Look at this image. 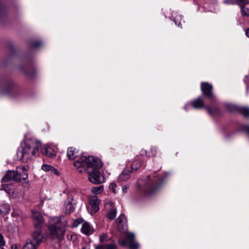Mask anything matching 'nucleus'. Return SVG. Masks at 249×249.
Here are the masks:
<instances>
[{
	"label": "nucleus",
	"mask_w": 249,
	"mask_h": 249,
	"mask_svg": "<svg viewBox=\"0 0 249 249\" xmlns=\"http://www.w3.org/2000/svg\"><path fill=\"white\" fill-rule=\"evenodd\" d=\"M75 169L79 173L87 172L89 180L98 184L105 181V178L98 170L102 167L100 160L93 156H82L73 162Z\"/></svg>",
	"instance_id": "f257e3e1"
},
{
	"label": "nucleus",
	"mask_w": 249,
	"mask_h": 249,
	"mask_svg": "<svg viewBox=\"0 0 249 249\" xmlns=\"http://www.w3.org/2000/svg\"><path fill=\"white\" fill-rule=\"evenodd\" d=\"M68 226V221L63 216L50 217L48 228L50 237L53 239L61 240Z\"/></svg>",
	"instance_id": "f03ea898"
},
{
	"label": "nucleus",
	"mask_w": 249,
	"mask_h": 249,
	"mask_svg": "<svg viewBox=\"0 0 249 249\" xmlns=\"http://www.w3.org/2000/svg\"><path fill=\"white\" fill-rule=\"evenodd\" d=\"M21 150H18V155H21L24 162H30L33 158L38 153L41 142L34 138H28L21 143Z\"/></svg>",
	"instance_id": "7ed1b4c3"
},
{
	"label": "nucleus",
	"mask_w": 249,
	"mask_h": 249,
	"mask_svg": "<svg viewBox=\"0 0 249 249\" xmlns=\"http://www.w3.org/2000/svg\"><path fill=\"white\" fill-rule=\"evenodd\" d=\"M135 235L132 233H128L126 238L120 237L118 239L120 245L124 247H128L130 249H137L138 244L135 240Z\"/></svg>",
	"instance_id": "20e7f679"
},
{
	"label": "nucleus",
	"mask_w": 249,
	"mask_h": 249,
	"mask_svg": "<svg viewBox=\"0 0 249 249\" xmlns=\"http://www.w3.org/2000/svg\"><path fill=\"white\" fill-rule=\"evenodd\" d=\"M76 204L77 201L75 198L71 195H69L63 205V211L64 213L65 214H70L72 213L75 209Z\"/></svg>",
	"instance_id": "39448f33"
},
{
	"label": "nucleus",
	"mask_w": 249,
	"mask_h": 249,
	"mask_svg": "<svg viewBox=\"0 0 249 249\" xmlns=\"http://www.w3.org/2000/svg\"><path fill=\"white\" fill-rule=\"evenodd\" d=\"M20 177L19 174L16 171L9 170L7 171L4 176L1 178V182H8L11 180L16 181L17 182L20 181Z\"/></svg>",
	"instance_id": "423d86ee"
},
{
	"label": "nucleus",
	"mask_w": 249,
	"mask_h": 249,
	"mask_svg": "<svg viewBox=\"0 0 249 249\" xmlns=\"http://www.w3.org/2000/svg\"><path fill=\"white\" fill-rule=\"evenodd\" d=\"M36 230L34 231L32 234V239L29 242V243L34 244L35 247H37L43 240L44 235L41 233V228L38 226V228H36Z\"/></svg>",
	"instance_id": "0eeeda50"
},
{
	"label": "nucleus",
	"mask_w": 249,
	"mask_h": 249,
	"mask_svg": "<svg viewBox=\"0 0 249 249\" xmlns=\"http://www.w3.org/2000/svg\"><path fill=\"white\" fill-rule=\"evenodd\" d=\"M117 228L121 232H125L127 230V220L124 214H121L116 220Z\"/></svg>",
	"instance_id": "6e6552de"
},
{
	"label": "nucleus",
	"mask_w": 249,
	"mask_h": 249,
	"mask_svg": "<svg viewBox=\"0 0 249 249\" xmlns=\"http://www.w3.org/2000/svg\"><path fill=\"white\" fill-rule=\"evenodd\" d=\"M213 86L207 82H202L201 84V90L204 96L208 98L213 99L214 96L212 93Z\"/></svg>",
	"instance_id": "1a4fd4ad"
},
{
	"label": "nucleus",
	"mask_w": 249,
	"mask_h": 249,
	"mask_svg": "<svg viewBox=\"0 0 249 249\" xmlns=\"http://www.w3.org/2000/svg\"><path fill=\"white\" fill-rule=\"evenodd\" d=\"M89 201L91 208V214L97 212L100 209L99 205L101 200L96 196H93L89 197Z\"/></svg>",
	"instance_id": "9d476101"
},
{
	"label": "nucleus",
	"mask_w": 249,
	"mask_h": 249,
	"mask_svg": "<svg viewBox=\"0 0 249 249\" xmlns=\"http://www.w3.org/2000/svg\"><path fill=\"white\" fill-rule=\"evenodd\" d=\"M1 190H4L9 196L13 197H16L18 195V191L16 189L14 186L11 184H4L2 183Z\"/></svg>",
	"instance_id": "9b49d317"
},
{
	"label": "nucleus",
	"mask_w": 249,
	"mask_h": 249,
	"mask_svg": "<svg viewBox=\"0 0 249 249\" xmlns=\"http://www.w3.org/2000/svg\"><path fill=\"white\" fill-rule=\"evenodd\" d=\"M32 217L34 221H36L38 223L35 224V227L38 228V226L39 225L40 228H42V225L44 222V219L41 213L36 210H33L32 212Z\"/></svg>",
	"instance_id": "f8f14e48"
},
{
	"label": "nucleus",
	"mask_w": 249,
	"mask_h": 249,
	"mask_svg": "<svg viewBox=\"0 0 249 249\" xmlns=\"http://www.w3.org/2000/svg\"><path fill=\"white\" fill-rule=\"evenodd\" d=\"M29 169L28 166H19L17 168V171L19 174V176L20 177V181L22 180H25L28 178L27 171Z\"/></svg>",
	"instance_id": "ddd939ff"
},
{
	"label": "nucleus",
	"mask_w": 249,
	"mask_h": 249,
	"mask_svg": "<svg viewBox=\"0 0 249 249\" xmlns=\"http://www.w3.org/2000/svg\"><path fill=\"white\" fill-rule=\"evenodd\" d=\"M78 155V150L73 147H70L68 148L67 151V156L70 160H73Z\"/></svg>",
	"instance_id": "4468645a"
},
{
	"label": "nucleus",
	"mask_w": 249,
	"mask_h": 249,
	"mask_svg": "<svg viewBox=\"0 0 249 249\" xmlns=\"http://www.w3.org/2000/svg\"><path fill=\"white\" fill-rule=\"evenodd\" d=\"M242 3H244L241 6L242 15L245 16H249V2L248 1V0L241 2L240 4H237L240 5Z\"/></svg>",
	"instance_id": "2eb2a0df"
},
{
	"label": "nucleus",
	"mask_w": 249,
	"mask_h": 249,
	"mask_svg": "<svg viewBox=\"0 0 249 249\" xmlns=\"http://www.w3.org/2000/svg\"><path fill=\"white\" fill-rule=\"evenodd\" d=\"M81 231L86 235H90L93 232V229L87 222L83 223L81 228Z\"/></svg>",
	"instance_id": "dca6fc26"
},
{
	"label": "nucleus",
	"mask_w": 249,
	"mask_h": 249,
	"mask_svg": "<svg viewBox=\"0 0 249 249\" xmlns=\"http://www.w3.org/2000/svg\"><path fill=\"white\" fill-rule=\"evenodd\" d=\"M42 152L49 158H53L55 156V151L53 148L49 146H46L43 148Z\"/></svg>",
	"instance_id": "f3484780"
},
{
	"label": "nucleus",
	"mask_w": 249,
	"mask_h": 249,
	"mask_svg": "<svg viewBox=\"0 0 249 249\" xmlns=\"http://www.w3.org/2000/svg\"><path fill=\"white\" fill-rule=\"evenodd\" d=\"M191 105L195 109L200 108L204 107V103L200 98H198L193 101L191 103Z\"/></svg>",
	"instance_id": "a211bd4d"
},
{
	"label": "nucleus",
	"mask_w": 249,
	"mask_h": 249,
	"mask_svg": "<svg viewBox=\"0 0 249 249\" xmlns=\"http://www.w3.org/2000/svg\"><path fill=\"white\" fill-rule=\"evenodd\" d=\"M10 210V207L7 204H0V216L4 215Z\"/></svg>",
	"instance_id": "6ab92c4d"
},
{
	"label": "nucleus",
	"mask_w": 249,
	"mask_h": 249,
	"mask_svg": "<svg viewBox=\"0 0 249 249\" xmlns=\"http://www.w3.org/2000/svg\"><path fill=\"white\" fill-rule=\"evenodd\" d=\"M41 168L43 171L45 172H51L55 174H58L59 173L57 169H55L52 166L49 164H43L42 165Z\"/></svg>",
	"instance_id": "aec40b11"
},
{
	"label": "nucleus",
	"mask_w": 249,
	"mask_h": 249,
	"mask_svg": "<svg viewBox=\"0 0 249 249\" xmlns=\"http://www.w3.org/2000/svg\"><path fill=\"white\" fill-rule=\"evenodd\" d=\"M130 177V174L127 170H124L122 174H121L119 177L118 179L122 181L127 180Z\"/></svg>",
	"instance_id": "412c9836"
},
{
	"label": "nucleus",
	"mask_w": 249,
	"mask_h": 249,
	"mask_svg": "<svg viewBox=\"0 0 249 249\" xmlns=\"http://www.w3.org/2000/svg\"><path fill=\"white\" fill-rule=\"evenodd\" d=\"M205 108H206L208 113L210 114L216 115L219 113L218 108L216 107H212L209 106H206Z\"/></svg>",
	"instance_id": "4be33fe9"
},
{
	"label": "nucleus",
	"mask_w": 249,
	"mask_h": 249,
	"mask_svg": "<svg viewBox=\"0 0 249 249\" xmlns=\"http://www.w3.org/2000/svg\"><path fill=\"white\" fill-rule=\"evenodd\" d=\"M116 208L111 207V209L110 210L109 212L107 214V217L110 220L113 219L116 216Z\"/></svg>",
	"instance_id": "5701e85b"
},
{
	"label": "nucleus",
	"mask_w": 249,
	"mask_h": 249,
	"mask_svg": "<svg viewBox=\"0 0 249 249\" xmlns=\"http://www.w3.org/2000/svg\"><path fill=\"white\" fill-rule=\"evenodd\" d=\"M226 107L228 110L231 112H238L240 107L231 104L226 105Z\"/></svg>",
	"instance_id": "b1692460"
},
{
	"label": "nucleus",
	"mask_w": 249,
	"mask_h": 249,
	"mask_svg": "<svg viewBox=\"0 0 249 249\" xmlns=\"http://www.w3.org/2000/svg\"><path fill=\"white\" fill-rule=\"evenodd\" d=\"M238 112H240L245 117L249 116V108L246 107H240Z\"/></svg>",
	"instance_id": "393cba45"
},
{
	"label": "nucleus",
	"mask_w": 249,
	"mask_h": 249,
	"mask_svg": "<svg viewBox=\"0 0 249 249\" xmlns=\"http://www.w3.org/2000/svg\"><path fill=\"white\" fill-rule=\"evenodd\" d=\"M103 190L104 188L103 186H99L92 188L91 191L94 194H99L101 193Z\"/></svg>",
	"instance_id": "a878e982"
},
{
	"label": "nucleus",
	"mask_w": 249,
	"mask_h": 249,
	"mask_svg": "<svg viewBox=\"0 0 249 249\" xmlns=\"http://www.w3.org/2000/svg\"><path fill=\"white\" fill-rule=\"evenodd\" d=\"M141 165V162L138 160H135L131 164L132 171H136Z\"/></svg>",
	"instance_id": "bb28decb"
},
{
	"label": "nucleus",
	"mask_w": 249,
	"mask_h": 249,
	"mask_svg": "<svg viewBox=\"0 0 249 249\" xmlns=\"http://www.w3.org/2000/svg\"><path fill=\"white\" fill-rule=\"evenodd\" d=\"M157 154V148L155 147H152L150 150L148 152V157H153Z\"/></svg>",
	"instance_id": "cd10ccee"
},
{
	"label": "nucleus",
	"mask_w": 249,
	"mask_h": 249,
	"mask_svg": "<svg viewBox=\"0 0 249 249\" xmlns=\"http://www.w3.org/2000/svg\"><path fill=\"white\" fill-rule=\"evenodd\" d=\"M100 241L101 242H107L109 240L107 234L106 233H103L99 236Z\"/></svg>",
	"instance_id": "c85d7f7f"
},
{
	"label": "nucleus",
	"mask_w": 249,
	"mask_h": 249,
	"mask_svg": "<svg viewBox=\"0 0 249 249\" xmlns=\"http://www.w3.org/2000/svg\"><path fill=\"white\" fill-rule=\"evenodd\" d=\"M36 247H35L34 244L27 242L23 247V249H36Z\"/></svg>",
	"instance_id": "c756f323"
},
{
	"label": "nucleus",
	"mask_w": 249,
	"mask_h": 249,
	"mask_svg": "<svg viewBox=\"0 0 249 249\" xmlns=\"http://www.w3.org/2000/svg\"><path fill=\"white\" fill-rule=\"evenodd\" d=\"M117 188V185L116 183L112 182L110 183L109 185V189L114 193L116 194V188Z\"/></svg>",
	"instance_id": "7c9ffc66"
},
{
	"label": "nucleus",
	"mask_w": 249,
	"mask_h": 249,
	"mask_svg": "<svg viewBox=\"0 0 249 249\" xmlns=\"http://www.w3.org/2000/svg\"><path fill=\"white\" fill-rule=\"evenodd\" d=\"M5 244V242L4 240L3 236L1 233H0V249H3Z\"/></svg>",
	"instance_id": "2f4dec72"
},
{
	"label": "nucleus",
	"mask_w": 249,
	"mask_h": 249,
	"mask_svg": "<svg viewBox=\"0 0 249 249\" xmlns=\"http://www.w3.org/2000/svg\"><path fill=\"white\" fill-rule=\"evenodd\" d=\"M181 16L180 15L174 18V21L175 24L177 25L178 26H179V25L181 22Z\"/></svg>",
	"instance_id": "473e14b6"
},
{
	"label": "nucleus",
	"mask_w": 249,
	"mask_h": 249,
	"mask_svg": "<svg viewBox=\"0 0 249 249\" xmlns=\"http://www.w3.org/2000/svg\"><path fill=\"white\" fill-rule=\"evenodd\" d=\"M106 249H117V246L115 244L105 245Z\"/></svg>",
	"instance_id": "72a5a7b5"
},
{
	"label": "nucleus",
	"mask_w": 249,
	"mask_h": 249,
	"mask_svg": "<svg viewBox=\"0 0 249 249\" xmlns=\"http://www.w3.org/2000/svg\"><path fill=\"white\" fill-rule=\"evenodd\" d=\"M140 155L142 156L145 155L146 156L148 157V152L144 149H142L140 151Z\"/></svg>",
	"instance_id": "f704fd0d"
},
{
	"label": "nucleus",
	"mask_w": 249,
	"mask_h": 249,
	"mask_svg": "<svg viewBox=\"0 0 249 249\" xmlns=\"http://www.w3.org/2000/svg\"><path fill=\"white\" fill-rule=\"evenodd\" d=\"M81 249H90V246L87 243L83 244Z\"/></svg>",
	"instance_id": "c9c22d12"
},
{
	"label": "nucleus",
	"mask_w": 249,
	"mask_h": 249,
	"mask_svg": "<svg viewBox=\"0 0 249 249\" xmlns=\"http://www.w3.org/2000/svg\"><path fill=\"white\" fill-rule=\"evenodd\" d=\"M129 188V186L128 185H124L122 187V191L124 193H126L128 189Z\"/></svg>",
	"instance_id": "e433bc0d"
},
{
	"label": "nucleus",
	"mask_w": 249,
	"mask_h": 249,
	"mask_svg": "<svg viewBox=\"0 0 249 249\" xmlns=\"http://www.w3.org/2000/svg\"><path fill=\"white\" fill-rule=\"evenodd\" d=\"M41 44V42L38 41L37 42L34 43L33 44V46L34 48H37V47L40 46Z\"/></svg>",
	"instance_id": "4c0bfd02"
},
{
	"label": "nucleus",
	"mask_w": 249,
	"mask_h": 249,
	"mask_svg": "<svg viewBox=\"0 0 249 249\" xmlns=\"http://www.w3.org/2000/svg\"><path fill=\"white\" fill-rule=\"evenodd\" d=\"M95 249H106L105 245L96 246Z\"/></svg>",
	"instance_id": "58836bf2"
},
{
	"label": "nucleus",
	"mask_w": 249,
	"mask_h": 249,
	"mask_svg": "<svg viewBox=\"0 0 249 249\" xmlns=\"http://www.w3.org/2000/svg\"><path fill=\"white\" fill-rule=\"evenodd\" d=\"M245 32L246 36L248 37H249V28H247V29H245Z\"/></svg>",
	"instance_id": "ea45409f"
},
{
	"label": "nucleus",
	"mask_w": 249,
	"mask_h": 249,
	"mask_svg": "<svg viewBox=\"0 0 249 249\" xmlns=\"http://www.w3.org/2000/svg\"><path fill=\"white\" fill-rule=\"evenodd\" d=\"M112 207V204L111 203H107V204H106V207L107 208V207Z\"/></svg>",
	"instance_id": "a19ab883"
},
{
	"label": "nucleus",
	"mask_w": 249,
	"mask_h": 249,
	"mask_svg": "<svg viewBox=\"0 0 249 249\" xmlns=\"http://www.w3.org/2000/svg\"><path fill=\"white\" fill-rule=\"evenodd\" d=\"M0 92L2 94H6L7 93V91H3V90H0Z\"/></svg>",
	"instance_id": "79ce46f5"
},
{
	"label": "nucleus",
	"mask_w": 249,
	"mask_h": 249,
	"mask_svg": "<svg viewBox=\"0 0 249 249\" xmlns=\"http://www.w3.org/2000/svg\"><path fill=\"white\" fill-rule=\"evenodd\" d=\"M12 249H18L17 246H12Z\"/></svg>",
	"instance_id": "37998d69"
},
{
	"label": "nucleus",
	"mask_w": 249,
	"mask_h": 249,
	"mask_svg": "<svg viewBox=\"0 0 249 249\" xmlns=\"http://www.w3.org/2000/svg\"><path fill=\"white\" fill-rule=\"evenodd\" d=\"M136 186H137V187L138 188V189H140L141 187L139 185V183L138 182L137 183V184H136Z\"/></svg>",
	"instance_id": "c03bdc74"
},
{
	"label": "nucleus",
	"mask_w": 249,
	"mask_h": 249,
	"mask_svg": "<svg viewBox=\"0 0 249 249\" xmlns=\"http://www.w3.org/2000/svg\"><path fill=\"white\" fill-rule=\"evenodd\" d=\"M188 105H186L184 106V109L187 110V107Z\"/></svg>",
	"instance_id": "a18cd8bd"
},
{
	"label": "nucleus",
	"mask_w": 249,
	"mask_h": 249,
	"mask_svg": "<svg viewBox=\"0 0 249 249\" xmlns=\"http://www.w3.org/2000/svg\"><path fill=\"white\" fill-rule=\"evenodd\" d=\"M75 226H76H76H78V224H76L75 223Z\"/></svg>",
	"instance_id": "49530a36"
}]
</instances>
